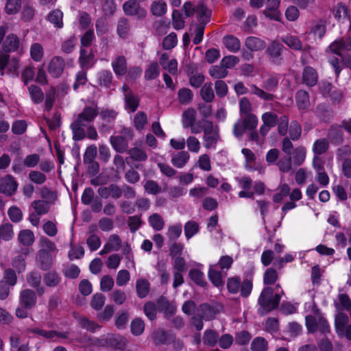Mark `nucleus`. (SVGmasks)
<instances>
[{"mask_svg":"<svg viewBox=\"0 0 351 351\" xmlns=\"http://www.w3.org/2000/svg\"><path fill=\"white\" fill-rule=\"evenodd\" d=\"M275 289L277 291L276 293H274V289L269 286L262 290L258 298L259 313L266 314L278 307L281 299V295L278 293V289H281L280 285H277Z\"/></svg>","mask_w":351,"mask_h":351,"instance_id":"nucleus-1","label":"nucleus"},{"mask_svg":"<svg viewBox=\"0 0 351 351\" xmlns=\"http://www.w3.org/2000/svg\"><path fill=\"white\" fill-rule=\"evenodd\" d=\"M339 302L336 303V307L339 311H349L351 309V300L349 296L344 293L338 295Z\"/></svg>","mask_w":351,"mask_h":351,"instance_id":"nucleus-52","label":"nucleus"},{"mask_svg":"<svg viewBox=\"0 0 351 351\" xmlns=\"http://www.w3.org/2000/svg\"><path fill=\"white\" fill-rule=\"evenodd\" d=\"M316 113L319 119L324 122L329 121L332 117V110L329 107L322 104L317 106Z\"/></svg>","mask_w":351,"mask_h":351,"instance_id":"nucleus-40","label":"nucleus"},{"mask_svg":"<svg viewBox=\"0 0 351 351\" xmlns=\"http://www.w3.org/2000/svg\"><path fill=\"white\" fill-rule=\"evenodd\" d=\"M191 279L197 285L204 287L206 282L204 280V274L198 269H192L189 274Z\"/></svg>","mask_w":351,"mask_h":351,"instance_id":"nucleus-55","label":"nucleus"},{"mask_svg":"<svg viewBox=\"0 0 351 351\" xmlns=\"http://www.w3.org/2000/svg\"><path fill=\"white\" fill-rule=\"evenodd\" d=\"M80 326L91 332H95L97 329L100 328V326L94 321L90 320L85 317H80L77 319Z\"/></svg>","mask_w":351,"mask_h":351,"instance_id":"nucleus-46","label":"nucleus"},{"mask_svg":"<svg viewBox=\"0 0 351 351\" xmlns=\"http://www.w3.org/2000/svg\"><path fill=\"white\" fill-rule=\"evenodd\" d=\"M14 237L13 226L10 223H5L0 226V239L8 241Z\"/></svg>","mask_w":351,"mask_h":351,"instance_id":"nucleus-39","label":"nucleus"},{"mask_svg":"<svg viewBox=\"0 0 351 351\" xmlns=\"http://www.w3.org/2000/svg\"><path fill=\"white\" fill-rule=\"evenodd\" d=\"M29 332L37 335L46 339L53 340L56 341L57 339H68V332H59L56 330H47L42 328H35L29 329Z\"/></svg>","mask_w":351,"mask_h":351,"instance_id":"nucleus-5","label":"nucleus"},{"mask_svg":"<svg viewBox=\"0 0 351 351\" xmlns=\"http://www.w3.org/2000/svg\"><path fill=\"white\" fill-rule=\"evenodd\" d=\"M149 226L156 231H160L165 226V221L158 213H153L148 217Z\"/></svg>","mask_w":351,"mask_h":351,"instance_id":"nucleus-31","label":"nucleus"},{"mask_svg":"<svg viewBox=\"0 0 351 351\" xmlns=\"http://www.w3.org/2000/svg\"><path fill=\"white\" fill-rule=\"evenodd\" d=\"M278 278L276 269L269 267L266 269L263 274V283L266 285H274Z\"/></svg>","mask_w":351,"mask_h":351,"instance_id":"nucleus-47","label":"nucleus"},{"mask_svg":"<svg viewBox=\"0 0 351 351\" xmlns=\"http://www.w3.org/2000/svg\"><path fill=\"white\" fill-rule=\"evenodd\" d=\"M160 73V67L157 62H154L145 71V79L152 80L156 78Z\"/></svg>","mask_w":351,"mask_h":351,"instance_id":"nucleus-58","label":"nucleus"},{"mask_svg":"<svg viewBox=\"0 0 351 351\" xmlns=\"http://www.w3.org/2000/svg\"><path fill=\"white\" fill-rule=\"evenodd\" d=\"M293 162L295 165H301L306 159V150L304 147L300 146L296 147L292 152Z\"/></svg>","mask_w":351,"mask_h":351,"instance_id":"nucleus-36","label":"nucleus"},{"mask_svg":"<svg viewBox=\"0 0 351 351\" xmlns=\"http://www.w3.org/2000/svg\"><path fill=\"white\" fill-rule=\"evenodd\" d=\"M211 83H206L201 89L200 94L202 99L206 102H211L214 97V92Z\"/></svg>","mask_w":351,"mask_h":351,"instance_id":"nucleus-50","label":"nucleus"},{"mask_svg":"<svg viewBox=\"0 0 351 351\" xmlns=\"http://www.w3.org/2000/svg\"><path fill=\"white\" fill-rule=\"evenodd\" d=\"M279 170L282 173H288L292 170V158L287 155L280 158L276 163Z\"/></svg>","mask_w":351,"mask_h":351,"instance_id":"nucleus-42","label":"nucleus"},{"mask_svg":"<svg viewBox=\"0 0 351 351\" xmlns=\"http://www.w3.org/2000/svg\"><path fill=\"white\" fill-rule=\"evenodd\" d=\"M64 66V59L60 56H55L49 64L48 71L52 77H59L63 73Z\"/></svg>","mask_w":351,"mask_h":351,"instance_id":"nucleus-9","label":"nucleus"},{"mask_svg":"<svg viewBox=\"0 0 351 351\" xmlns=\"http://www.w3.org/2000/svg\"><path fill=\"white\" fill-rule=\"evenodd\" d=\"M97 108L87 106L84 108L77 118L71 123L73 132H96L95 128L91 125L93 119L97 116Z\"/></svg>","mask_w":351,"mask_h":351,"instance_id":"nucleus-2","label":"nucleus"},{"mask_svg":"<svg viewBox=\"0 0 351 351\" xmlns=\"http://www.w3.org/2000/svg\"><path fill=\"white\" fill-rule=\"evenodd\" d=\"M348 317L344 313L339 312L335 317V330L338 335H342L345 327L347 326Z\"/></svg>","mask_w":351,"mask_h":351,"instance_id":"nucleus-28","label":"nucleus"},{"mask_svg":"<svg viewBox=\"0 0 351 351\" xmlns=\"http://www.w3.org/2000/svg\"><path fill=\"white\" fill-rule=\"evenodd\" d=\"M209 73L215 79H221L228 75V71L220 64L219 65L211 66L209 70Z\"/></svg>","mask_w":351,"mask_h":351,"instance_id":"nucleus-56","label":"nucleus"},{"mask_svg":"<svg viewBox=\"0 0 351 351\" xmlns=\"http://www.w3.org/2000/svg\"><path fill=\"white\" fill-rule=\"evenodd\" d=\"M263 124L261 125L259 132H265L274 127L278 123V116L276 114L267 112L262 115Z\"/></svg>","mask_w":351,"mask_h":351,"instance_id":"nucleus-13","label":"nucleus"},{"mask_svg":"<svg viewBox=\"0 0 351 351\" xmlns=\"http://www.w3.org/2000/svg\"><path fill=\"white\" fill-rule=\"evenodd\" d=\"M21 8V0H7L5 12L9 15L17 14Z\"/></svg>","mask_w":351,"mask_h":351,"instance_id":"nucleus-45","label":"nucleus"},{"mask_svg":"<svg viewBox=\"0 0 351 351\" xmlns=\"http://www.w3.org/2000/svg\"><path fill=\"white\" fill-rule=\"evenodd\" d=\"M18 183L14 177L7 175L0 180V193L7 196L12 195L16 191Z\"/></svg>","mask_w":351,"mask_h":351,"instance_id":"nucleus-6","label":"nucleus"},{"mask_svg":"<svg viewBox=\"0 0 351 351\" xmlns=\"http://www.w3.org/2000/svg\"><path fill=\"white\" fill-rule=\"evenodd\" d=\"M29 93L35 104H40L44 99V94L38 86L32 84L28 87Z\"/></svg>","mask_w":351,"mask_h":351,"instance_id":"nucleus-43","label":"nucleus"},{"mask_svg":"<svg viewBox=\"0 0 351 351\" xmlns=\"http://www.w3.org/2000/svg\"><path fill=\"white\" fill-rule=\"evenodd\" d=\"M208 277L210 281L217 287L221 286L223 283L222 271L218 270L217 266L215 265L210 267L208 271Z\"/></svg>","mask_w":351,"mask_h":351,"instance_id":"nucleus-35","label":"nucleus"},{"mask_svg":"<svg viewBox=\"0 0 351 351\" xmlns=\"http://www.w3.org/2000/svg\"><path fill=\"white\" fill-rule=\"evenodd\" d=\"M251 93L265 101H273L276 96L273 94L268 93L263 88H258L256 85L252 84L250 86Z\"/></svg>","mask_w":351,"mask_h":351,"instance_id":"nucleus-37","label":"nucleus"},{"mask_svg":"<svg viewBox=\"0 0 351 351\" xmlns=\"http://www.w3.org/2000/svg\"><path fill=\"white\" fill-rule=\"evenodd\" d=\"M47 20L56 28L63 27V12L59 9L50 12L47 15Z\"/></svg>","mask_w":351,"mask_h":351,"instance_id":"nucleus-20","label":"nucleus"},{"mask_svg":"<svg viewBox=\"0 0 351 351\" xmlns=\"http://www.w3.org/2000/svg\"><path fill=\"white\" fill-rule=\"evenodd\" d=\"M318 81V74L316 70L310 66H306L302 72V82L306 86L313 87Z\"/></svg>","mask_w":351,"mask_h":351,"instance_id":"nucleus-11","label":"nucleus"},{"mask_svg":"<svg viewBox=\"0 0 351 351\" xmlns=\"http://www.w3.org/2000/svg\"><path fill=\"white\" fill-rule=\"evenodd\" d=\"M223 43L226 47L232 52H237L241 48L239 40L232 35L224 36L223 38Z\"/></svg>","mask_w":351,"mask_h":351,"instance_id":"nucleus-23","label":"nucleus"},{"mask_svg":"<svg viewBox=\"0 0 351 351\" xmlns=\"http://www.w3.org/2000/svg\"><path fill=\"white\" fill-rule=\"evenodd\" d=\"M37 266L42 270H48L52 265V256L49 251L45 249L40 250L36 257Z\"/></svg>","mask_w":351,"mask_h":351,"instance_id":"nucleus-8","label":"nucleus"},{"mask_svg":"<svg viewBox=\"0 0 351 351\" xmlns=\"http://www.w3.org/2000/svg\"><path fill=\"white\" fill-rule=\"evenodd\" d=\"M281 40L292 49L298 51L304 50L301 40L296 36L287 35L282 37Z\"/></svg>","mask_w":351,"mask_h":351,"instance_id":"nucleus-21","label":"nucleus"},{"mask_svg":"<svg viewBox=\"0 0 351 351\" xmlns=\"http://www.w3.org/2000/svg\"><path fill=\"white\" fill-rule=\"evenodd\" d=\"M219 339V335L213 330H206L204 333L203 341L204 344L215 346Z\"/></svg>","mask_w":351,"mask_h":351,"instance_id":"nucleus-49","label":"nucleus"},{"mask_svg":"<svg viewBox=\"0 0 351 351\" xmlns=\"http://www.w3.org/2000/svg\"><path fill=\"white\" fill-rule=\"evenodd\" d=\"M137 295L141 298L147 296L149 291V282L145 279H138L136 283Z\"/></svg>","mask_w":351,"mask_h":351,"instance_id":"nucleus-44","label":"nucleus"},{"mask_svg":"<svg viewBox=\"0 0 351 351\" xmlns=\"http://www.w3.org/2000/svg\"><path fill=\"white\" fill-rule=\"evenodd\" d=\"M252 287L253 283L252 277L243 280L240 287L241 295L243 298H247L251 294Z\"/></svg>","mask_w":351,"mask_h":351,"instance_id":"nucleus-60","label":"nucleus"},{"mask_svg":"<svg viewBox=\"0 0 351 351\" xmlns=\"http://www.w3.org/2000/svg\"><path fill=\"white\" fill-rule=\"evenodd\" d=\"M295 99L299 109H306L310 105L308 93L306 90H298L295 95Z\"/></svg>","mask_w":351,"mask_h":351,"instance_id":"nucleus-30","label":"nucleus"},{"mask_svg":"<svg viewBox=\"0 0 351 351\" xmlns=\"http://www.w3.org/2000/svg\"><path fill=\"white\" fill-rule=\"evenodd\" d=\"M114 73L118 75H123L127 72L126 59L123 56L117 57L112 62Z\"/></svg>","mask_w":351,"mask_h":351,"instance_id":"nucleus-19","label":"nucleus"},{"mask_svg":"<svg viewBox=\"0 0 351 351\" xmlns=\"http://www.w3.org/2000/svg\"><path fill=\"white\" fill-rule=\"evenodd\" d=\"M106 297L100 293L95 294L90 302V306L96 311L100 310L105 304Z\"/></svg>","mask_w":351,"mask_h":351,"instance_id":"nucleus-63","label":"nucleus"},{"mask_svg":"<svg viewBox=\"0 0 351 351\" xmlns=\"http://www.w3.org/2000/svg\"><path fill=\"white\" fill-rule=\"evenodd\" d=\"M196 120V111L193 108H189L182 114V123L185 128H191L194 125Z\"/></svg>","mask_w":351,"mask_h":351,"instance_id":"nucleus-22","label":"nucleus"},{"mask_svg":"<svg viewBox=\"0 0 351 351\" xmlns=\"http://www.w3.org/2000/svg\"><path fill=\"white\" fill-rule=\"evenodd\" d=\"M110 143L112 147L118 152L123 153L128 147V140L122 136H111Z\"/></svg>","mask_w":351,"mask_h":351,"instance_id":"nucleus-18","label":"nucleus"},{"mask_svg":"<svg viewBox=\"0 0 351 351\" xmlns=\"http://www.w3.org/2000/svg\"><path fill=\"white\" fill-rule=\"evenodd\" d=\"M208 189L205 186H202L199 184L196 185L195 187L191 189L189 192V197L193 199V201H197L206 196L208 193Z\"/></svg>","mask_w":351,"mask_h":351,"instance_id":"nucleus-34","label":"nucleus"},{"mask_svg":"<svg viewBox=\"0 0 351 351\" xmlns=\"http://www.w3.org/2000/svg\"><path fill=\"white\" fill-rule=\"evenodd\" d=\"M130 28V23L128 19L124 16L119 19L117 32L120 38H127L129 36Z\"/></svg>","mask_w":351,"mask_h":351,"instance_id":"nucleus-17","label":"nucleus"},{"mask_svg":"<svg viewBox=\"0 0 351 351\" xmlns=\"http://www.w3.org/2000/svg\"><path fill=\"white\" fill-rule=\"evenodd\" d=\"M32 208L38 215H44L49 210V203L44 200H35L32 203Z\"/></svg>","mask_w":351,"mask_h":351,"instance_id":"nucleus-57","label":"nucleus"},{"mask_svg":"<svg viewBox=\"0 0 351 351\" xmlns=\"http://www.w3.org/2000/svg\"><path fill=\"white\" fill-rule=\"evenodd\" d=\"M84 255V250L82 245H71L68 256L70 260L82 258Z\"/></svg>","mask_w":351,"mask_h":351,"instance_id":"nucleus-62","label":"nucleus"},{"mask_svg":"<svg viewBox=\"0 0 351 351\" xmlns=\"http://www.w3.org/2000/svg\"><path fill=\"white\" fill-rule=\"evenodd\" d=\"M152 14L156 16H162L167 12V4L162 0L154 1L150 7Z\"/></svg>","mask_w":351,"mask_h":351,"instance_id":"nucleus-32","label":"nucleus"},{"mask_svg":"<svg viewBox=\"0 0 351 351\" xmlns=\"http://www.w3.org/2000/svg\"><path fill=\"white\" fill-rule=\"evenodd\" d=\"M20 45L18 36L14 34H8L3 43V49L8 53L16 51Z\"/></svg>","mask_w":351,"mask_h":351,"instance_id":"nucleus-15","label":"nucleus"},{"mask_svg":"<svg viewBox=\"0 0 351 351\" xmlns=\"http://www.w3.org/2000/svg\"><path fill=\"white\" fill-rule=\"evenodd\" d=\"M328 148V142L325 138L317 140L313 146V152L315 156H319L325 153Z\"/></svg>","mask_w":351,"mask_h":351,"instance_id":"nucleus-48","label":"nucleus"},{"mask_svg":"<svg viewBox=\"0 0 351 351\" xmlns=\"http://www.w3.org/2000/svg\"><path fill=\"white\" fill-rule=\"evenodd\" d=\"M27 282L33 288H36L40 285L41 274L37 270L32 271L27 276Z\"/></svg>","mask_w":351,"mask_h":351,"instance_id":"nucleus-54","label":"nucleus"},{"mask_svg":"<svg viewBox=\"0 0 351 351\" xmlns=\"http://www.w3.org/2000/svg\"><path fill=\"white\" fill-rule=\"evenodd\" d=\"M193 94L188 88H182L178 90V97L182 104H189L193 99Z\"/></svg>","mask_w":351,"mask_h":351,"instance_id":"nucleus-51","label":"nucleus"},{"mask_svg":"<svg viewBox=\"0 0 351 351\" xmlns=\"http://www.w3.org/2000/svg\"><path fill=\"white\" fill-rule=\"evenodd\" d=\"M124 100L125 102L126 108L132 112H135L139 105V99L135 95L133 92H129L124 94Z\"/></svg>","mask_w":351,"mask_h":351,"instance_id":"nucleus-33","label":"nucleus"},{"mask_svg":"<svg viewBox=\"0 0 351 351\" xmlns=\"http://www.w3.org/2000/svg\"><path fill=\"white\" fill-rule=\"evenodd\" d=\"M182 226L178 223L168 227L166 235L168 238V242L176 241L182 234Z\"/></svg>","mask_w":351,"mask_h":351,"instance_id":"nucleus-27","label":"nucleus"},{"mask_svg":"<svg viewBox=\"0 0 351 351\" xmlns=\"http://www.w3.org/2000/svg\"><path fill=\"white\" fill-rule=\"evenodd\" d=\"M197 315L205 320H210L214 318L215 311L213 307L207 304H202L197 309Z\"/></svg>","mask_w":351,"mask_h":351,"instance_id":"nucleus-26","label":"nucleus"},{"mask_svg":"<svg viewBox=\"0 0 351 351\" xmlns=\"http://www.w3.org/2000/svg\"><path fill=\"white\" fill-rule=\"evenodd\" d=\"M43 281L47 287H55L60 283L61 277L57 272L51 271L44 274Z\"/></svg>","mask_w":351,"mask_h":351,"instance_id":"nucleus-24","label":"nucleus"},{"mask_svg":"<svg viewBox=\"0 0 351 351\" xmlns=\"http://www.w3.org/2000/svg\"><path fill=\"white\" fill-rule=\"evenodd\" d=\"M281 0H267L266 8L263 11L264 15L276 21H280L281 13L279 11V6Z\"/></svg>","mask_w":351,"mask_h":351,"instance_id":"nucleus-7","label":"nucleus"},{"mask_svg":"<svg viewBox=\"0 0 351 351\" xmlns=\"http://www.w3.org/2000/svg\"><path fill=\"white\" fill-rule=\"evenodd\" d=\"M196 12L197 13V19L199 24L206 25L210 21L211 11L204 4H199L196 8Z\"/></svg>","mask_w":351,"mask_h":351,"instance_id":"nucleus-29","label":"nucleus"},{"mask_svg":"<svg viewBox=\"0 0 351 351\" xmlns=\"http://www.w3.org/2000/svg\"><path fill=\"white\" fill-rule=\"evenodd\" d=\"M171 162L176 168L182 169L188 162L190 154L186 151L173 152L171 155Z\"/></svg>","mask_w":351,"mask_h":351,"instance_id":"nucleus-12","label":"nucleus"},{"mask_svg":"<svg viewBox=\"0 0 351 351\" xmlns=\"http://www.w3.org/2000/svg\"><path fill=\"white\" fill-rule=\"evenodd\" d=\"M258 125V118L254 114H250L242 121V127L244 130L253 131Z\"/></svg>","mask_w":351,"mask_h":351,"instance_id":"nucleus-38","label":"nucleus"},{"mask_svg":"<svg viewBox=\"0 0 351 351\" xmlns=\"http://www.w3.org/2000/svg\"><path fill=\"white\" fill-rule=\"evenodd\" d=\"M94 59L95 56L92 51H88L84 49H80L79 62L82 68L86 69L90 68L95 63Z\"/></svg>","mask_w":351,"mask_h":351,"instance_id":"nucleus-14","label":"nucleus"},{"mask_svg":"<svg viewBox=\"0 0 351 351\" xmlns=\"http://www.w3.org/2000/svg\"><path fill=\"white\" fill-rule=\"evenodd\" d=\"M123 10L126 16H136L138 19H143L147 16V11L142 8L136 0H128L123 4Z\"/></svg>","mask_w":351,"mask_h":351,"instance_id":"nucleus-3","label":"nucleus"},{"mask_svg":"<svg viewBox=\"0 0 351 351\" xmlns=\"http://www.w3.org/2000/svg\"><path fill=\"white\" fill-rule=\"evenodd\" d=\"M34 232L30 230H23L20 231L18 235V241L20 244L24 246H30L34 242Z\"/></svg>","mask_w":351,"mask_h":351,"instance_id":"nucleus-25","label":"nucleus"},{"mask_svg":"<svg viewBox=\"0 0 351 351\" xmlns=\"http://www.w3.org/2000/svg\"><path fill=\"white\" fill-rule=\"evenodd\" d=\"M245 47L251 51H261L266 47L265 42L257 37H247L245 42Z\"/></svg>","mask_w":351,"mask_h":351,"instance_id":"nucleus-16","label":"nucleus"},{"mask_svg":"<svg viewBox=\"0 0 351 351\" xmlns=\"http://www.w3.org/2000/svg\"><path fill=\"white\" fill-rule=\"evenodd\" d=\"M37 301V298L34 291L26 289L21 292L20 304L26 308H32Z\"/></svg>","mask_w":351,"mask_h":351,"instance_id":"nucleus-10","label":"nucleus"},{"mask_svg":"<svg viewBox=\"0 0 351 351\" xmlns=\"http://www.w3.org/2000/svg\"><path fill=\"white\" fill-rule=\"evenodd\" d=\"M8 215L10 220L14 223H18L21 221L23 218V213L21 210L17 206H12L9 208Z\"/></svg>","mask_w":351,"mask_h":351,"instance_id":"nucleus-64","label":"nucleus"},{"mask_svg":"<svg viewBox=\"0 0 351 351\" xmlns=\"http://www.w3.org/2000/svg\"><path fill=\"white\" fill-rule=\"evenodd\" d=\"M172 24L173 28L177 30L184 27L185 22L182 19V15L177 10H174L172 12Z\"/></svg>","mask_w":351,"mask_h":351,"instance_id":"nucleus-61","label":"nucleus"},{"mask_svg":"<svg viewBox=\"0 0 351 351\" xmlns=\"http://www.w3.org/2000/svg\"><path fill=\"white\" fill-rule=\"evenodd\" d=\"M267 342L263 337L255 338L251 343L252 351H267Z\"/></svg>","mask_w":351,"mask_h":351,"instance_id":"nucleus-59","label":"nucleus"},{"mask_svg":"<svg viewBox=\"0 0 351 351\" xmlns=\"http://www.w3.org/2000/svg\"><path fill=\"white\" fill-rule=\"evenodd\" d=\"M199 231V224L195 221H189L184 225V234L187 240L197 234Z\"/></svg>","mask_w":351,"mask_h":351,"instance_id":"nucleus-41","label":"nucleus"},{"mask_svg":"<svg viewBox=\"0 0 351 351\" xmlns=\"http://www.w3.org/2000/svg\"><path fill=\"white\" fill-rule=\"evenodd\" d=\"M284 49H285V47L282 44L277 41H273L266 50L270 62L276 65H280L283 60L282 53Z\"/></svg>","mask_w":351,"mask_h":351,"instance_id":"nucleus-4","label":"nucleus"},{"mask_svg":"<svg viewBox=\"0 0 351 351\" xmlns=\"http://www.w3.org/2000/svg\"><path fill=\"white\" fill-rule=\"evenodd\" d=\"M86 244L91 252L96 251L101 246V239L99 237L91 232L86 239Z\"/></svg>","mask_w":351,"mask_h":351,"instance_id":"nucleus-53","label":"nucleus"}]
</instances>
